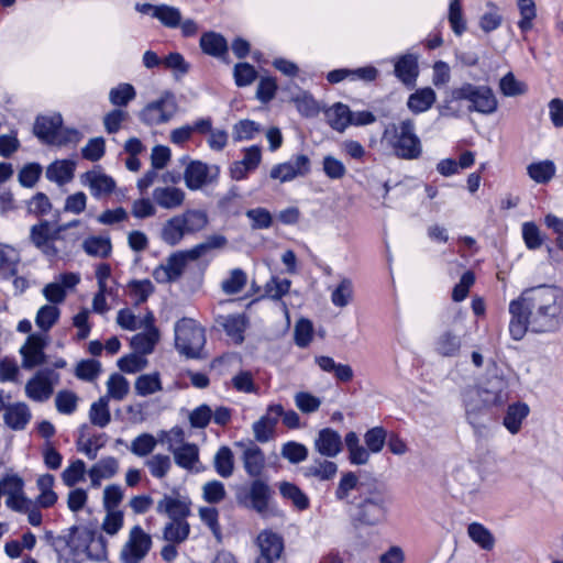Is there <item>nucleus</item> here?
I'll return each mask as SVG.
<instances>
[{
    "label": "nucleus",
    "instance_id": "nucleus-1",
    "mask_svg": "<svg viewBox=\"0 0 563 563\" xmlns=\"http://www.w3.org/2000/svg\"><path fill=\"white\" fill-rule=\"evenodd\" d=\"M518 300L529 313L534 332L552 331L563 320V290L556 286L542 285L526 289Z\"/></svg>",
    "mask_w": 563,
    "mask_h": 563
},
{
    "label": "nucleus",
    "instance_id": "nucleus-2",
    "mask_svg": "<svg viewBox=\"0 0 563 563\" xmlns=\"http://www.w3.org/2000/svg\"><path fill=\"white\" fill-rule=\"evenodd\" d=\"M382 144L393 154L405 161H415L421 157L422 142L416 133V124L412 119H404L388 123L382 134Z\"/></svg>",
    "mask_w": 563,
    "mask_h": 563
},
{
    "label": "nucleus",
    "instance_id": "nucleus-3",
    "mask_svg": "<svg viewBox=\"0 0 563 563\" xmlns=\"http://www.w3.org/2000/svg\"><path fill=\"white\" fill-rule=\"evenodd\" d=\"M209 219L206 211L200 209H187L181 213L167 219L161 230V239L170 246L178 245L185 235L205 230Z\"/></svg>",
    "mask_w": 563,
    "mask_h": 563
},
{
    "label": "nucleus",
    "instance_id": "nucleus-4",
    "mask_svg": "<svg viewBox=\"0 0 563 563\" xmlns=\"http://www.w3.org/2000/svg\"><path fill=\"white\" fill-rule=\"evenodd\" d=\"M1 494L5 496V505L13 511L25 514L27 521L34 527L42 523V514L34 510L32 499L24 493V481L18 474H7L0 479Z\"/></svg>",
    "mask_w": 563,
    "mask_h": 563
},
{
    "label": "nucleus",
    "instance_id": "nucleus-5",
    "mask_svg": "<svg viewBox=\"0 0 563 563\" xmlns=\"http://www.w3.org/2000/svg\"><path fill=\"white\" fill-rule=\"evenodd\" d=\"M33 132L43 143L55 146L76 145L81 139V134L77 130L63 126L59 113L37 117Z\"/></svg>",
    "mask_w": 563,
    "mask_h": 563
},
{
    "label": "nucleus",
    "instance_id": "nucleus-6",
    "mask_svg": "<svg viewBox=\"0 0 563 563\" xmlns=\"http://www.w3.org/2000/svg\"><path fill=\"white\" fill-rule=\"evenodd\" d=\"M389 499L380 492H372L354 507L352 523L355 528L374 527L386 521Z\"/></svg>",
    "mask_w": 563,
    "mask_h": 563
},
{
    "label": "nucleus",
    "instance_id": "nucleus-7",
    "mask_svg": "<svg viewBox=\"0 0 563 563\" xmlns=\"http://www.w3.org/2000/svg\"><path fill=\"white\" fill-rule=\"evenodd\" d=\"M452 96L455 100H465L468 104L470 111H475L482 114H492L498 108V100L488 86H476L465 82L462 86L453 89Z\"/></svg>",
    "mask_w": 563,
    "mask_h": 563
},
{
    "label": "nucleus",
    "instance_id": "nucleus-8",
    "mask_svg": "<svg viewBox=\"0 0 563 563\" xmlns=\"http://www.w3.org/2000/svg\"><path fill=\"white\" fill-rule=\"evenodd\" d=\"M205 343V331L195 320L184 318L176 323L175 345L180 354L197 357Z\"/></svg>",
    "mask_w": 563,
    "mask_h": 563
},
{
    "label": "nucleus",
    "instance_id": "nucleus-9",
    "mask_svg": "<svg viewBox=\"0 0 563 563\" xmlns=\"http://www.w3.org/2000/svg\"><path fill=\"white\" fill-rule=\"evenodd\" d=\"M67 229V225L54 227L49 221L44 220L34 224L30 229V241L48 258H56L60 250L56 242L60 240V233Z\"/></svg>",
    "mask_w": 563,
    "mask_h": 563
},
{
    "label": "nucleus",
    "instance_id": "nucleus-10",
    "mask_svg": "<svg viewBox=\"0 0 563 563\" xmlns=\"http://www.w3.org/2000/svg\"><path fill=\"white\" fill-rule=\"evenodd\" d=\"M175 97L166 92L158 100L150 102L140 113V119L147 125L168 122L177 112Z\"/></svg>",
    "mask_w": 563,
    "mask_h": 563
},
{
    "label": "nucleus",
    "instance_id": "nucleus-11",
    "mask_svg": "<svg viewBox=\"0 0 563 563\" xmlns=\"http://www.w3.org/2000/svg\"><path fill=\"white\" fill-rule=\"evenodd\" d=\"M152 539L140 526H134L123 545L120 559L122 563H140L148 553Z\"/></svg>",
    "mask_w": 563,
    "mask_h": 563
},
{
    "label": "nucleus",
    "instance_id": "nucleus-12",
    "mask_svg": "<svg viewBox=\"0 0 563 563\" xmlns=\"http://www.w3.org/2000/svg\"><path fill=\"white\" fill-rule=\"evenodd\" d=\"M219 176L218 166H209L201 161H191L184 170L185 185L189 190H199L212 184Z\"/></svg>",
    "mask_w": 563,
    "mask_h": 563
},
{
    "label": "nucleus",
    "instance_id": "nucleus-13",
    "mask_svg": "<svg viewBox=\"0 0 563 563\" xmlns=\"http://www.w3.org/2000/svg\"><path fill=\"white\" fill-rule=\"evenodd\" d=\"M59 375L52 369L38 371L25 385V394L33 401L47 400L58 383Z\"/></svg>",
    "mask_w": 563,
    "mask_h": 563
},
{
    "label": "nucleus",
    "instance_id": "nucleus-14",
    "mask_svg": "<svg viewBox=\"0 0 563 563\" xmlns=\"http://www.w3.org/2000/svg\"><path fill=\"white\" fill-rule=\"evenodd\" d=\"M255 544L260 552L255 563H275L284 550L282 537L268 529L257 534Z\"/></svg>",
    "mask_w": 563,
    "mask_h": 563
},
{
    "label": "nucleus",
    "instance_id": "nucleus-15",
    "mask_svg": "<svg viewBox=\"0 0 563 563\" xmlns=\"http://www.w3.org/2000/svg\"><path fill=\"white\" fill-rule=\"evenodd\" d=\"M310 158L300 154L294 161L275 165L269 172V177L280 183L291 181L297 177L306 176L310 172Z\"/></svg>",
    "mask_w": 563,
    "mask_h": 563
},
{
    "label": "nucleus",
    "instance_id": "nucleus-16",
    "mask_svg": "<svg viewBox=\"0 0 563 563\" xmlns=\"http://www.w3.org/2000/svg\"><path fill=\"white\" fill-rule=\"evenodd\" d=\"M47 345V338L43 334H30L25 343L21 346L22 366L31 369L45 362L44 349Z\"/></svg>",
    "mask_w": 563,
    "mask_h": 563
},
{
    "label": "nucleus",
    "instance_id": "nucleus-17",
    "mask_svg": "<svg viewBox=\"0 0 563 563\" xmlns=\"http://www.w3.org/2000/svg\"><path fill=\"white\" fill-rule=\"evenodd\" d=\"M269 499L271 489L268 485L261 479H256L250 485L242 503L261 516L266 517L271 512Z\"/></svg>",
    "mask_w": 563,
    "mask_h": 563
},
{
    "label": "nucleus",
    "instance_id": "nucleus-18",
    "mask_svg": "<svg viewBox=\"0 0 563 563\" xmlns=\"http://www.w3.org/2000/svg\"><path fill=\"white\" fill-rule=\"evenodd\" d=\"M507 387V382L503 377L494 376L478 389L477 395L486 408L501 406L508 399Z\"/></svg>",
    "mask_w": 563,
    "mask_h": 563
},
{
    "label": "nucleus",
    "instance_id": "nucleus-19",
    "mask_svg": "<svg viewBox=\"0 0 563 563\" xmlns=\"http://www.w3.org/2000/svg\"><path fill=\"white\" fill-rule=\"evenodd\" d=\"M190 500L179 494L164 495L157 501L156 511L170 520H186L190 515Z\"/></svg>",
    "mask_w": 563,
    "mask_h": 563
},
{
    "label": "nucleus",
    "instance_id": "nucleus-20",
    "mask_svg": "<svg viewBox=\"0 0 563 563\" xmlns=\"http://www.w3.org/2000/svg\"><path fill=\"white\" fill-rule=\"evenodd\" d=\"M282 413V405H269L266 409L265 415H263L258 420H256L253 426V434L256 441L261 443H266L274 438L275 428L280 418Z\"/></svg>",
    "mask_w": 563,
    "mask_h": 563
},
{
    "label": "nucleus",
    "instance_id": "nucleus-21",
    "mask_svg": "<svg viewBox=\"0 0 563 563\" xmlns=\"http://www.w3.org/2000/svg\"><path fill=\"white\" fill-rule=\"evenodd\" d=\"M136 9L143 14L157 19L164 26L176 29L180 25L181 12L178 8L168 4H137Z\"/></svg>",
    "mask_w": 563,
    "mask_h": 563
},
{
    "label": "nucleus",
    "instance_id": "nucleus-22",
    "mask_svg": "<svg viewBox=\"0 0 563 563\" xmlns=\"http://www.w3.org/2000/svg\"><path fill=\"white\" fill-rule=\"evenodd\" d=\"M55 477L52 474H42L36 479V488L38 494L35 499H32V504L34 505V510L37 514L41 512V508H51L53 507L57 500L58 495L54 490Z\"/></svg>",
    "mask_w": 563,
    "mask_h": 563
},
{
    "label": "nucleus",
    "instance_id": "nucleus-23",
    "mask_svg": "<svg viewBox=\"0 0 563 563\" xmlns=\"http://www.w3.org/2000/svg\"><path fill=\"white\" fill-rule=\"evenodd\" d=\"M187 265L185 256L181 252L172 254L165 264L159 265L153 272V277L157 283H173L177 280Z\"/></svg>",
    "mask_w": 563,
    "mask_h": 563
},
{
    "label": "nucleus",
    "instance_id": "nucleus-24",
    "mask_svg": "<svg viewBox=\"0 0 563 563\" xmlns=\"http://www.w3.org/2000/svg\"><path fill=\"white\" fill-rule=\"evenodd\" d=\"M81 181L96 198L110 195L115 188V181L99 169H92L81 176Z\"/></svg>",
    "mask_w": 563,
    "mask_h": 563
},
{
    "label": "nucleus",
    "instance_id": "nucleus-25",
    "mask_svg": "<svg viewBox=\"0 0 563 563\" xmlns=\"http://www.w3.org/2000/svg\"><path fill=\"white\" fill-rule=\"evenodd\" d=\"M153 201L166 210L180 208L186 200V192L175 186H161L153 190Z\"/></svg>",
    "mask_w": 563,
    "mask_h": 563
},
{
    "label": "nucleus",
    "instance_id": "nucleus-26",
    "mask_svg": "<svg viewBox=\"0 0 563 563\" xmlns=\"http://www.w3.org/2000/svg\"><path fill=\"white\" fill-rule=\"evenodd\" d=\"M314 449L322 456L334 457L342 450V440L338 431L324 428L314 440Z\"/></svg>",
    "mask_w": 563,
    "mask_h": 563
},
{
    "label": "nucleus",
    "instance_id": "nucleus-27",
    "mask_svg": "<svg viewBox=\"0 0 563 563\" xmlns=\"http://www.w3.org/2000/svg\"><path fill=\"white\" fill-rule=\"evenodd\" d=\"M509 312L511 314L509 332L515 340H521L527 330L531 329L530 316L518 298L510 301Z\"/></svg>",
    "mask_w": 563,
    "mask_h": 563
},
{
    "label": "nucleus",
    "instance_id": "nucleus-28",
    "mask_svg": "<svg viewBox=\"0 0 563 563\" xmlns=\"http://www.w3.org/2000/svg\"><path fill=\"white\" fill-rule=\"evenodd\" d=\"M434 352L442 357H456L462 349V335L453 330H445L433 343Z\"/></svg>",
    "mask_w": 563,
    "mask_h": 563
},
{
    "label": "nucleus",
    "instance_id": "nucleus-29",
    "mask_svg": "<svg viewBox=\"0 0 563 563\" xmlns=\"http://www.w3.org/2000/svg\"><path fill=\"white\" fill-rule=\"evenodd\" d=\"M394 71L396 77L404 85L413 87L419 75L418 57L413 54H406L400 56L395 62Z\"/></svg>",
    "mask_w": 563,
    "mask_h": 563
},
{
    "label": "nucleus",
    "instance_id": "nucleus-30",
    "mask_svg": "<svg viewBox=\"0 0 563 563\" xmlns=\"http://www.w3.org/2000/svg\"><path fill=\"white\" fill-rule=\"evenodd\" d=\"M32 418L29 406L24 402H14L5 407L4 423L12 430H24Z\"/></svg>",
    "mask_w": 563,
    "mask_h": 563
},
{
    "label": "nucleus",
    "instance_id": "nucleus-31",
    "mask_svg": "<svg viewBox=\"0 0 563 563\" xmlns=\"http://www.w3.org/2000/svg\"><path fill=\"white\" fill-rule=\"evenodd\" d=\"M118 471L119 461L115 457H102L88 470L91 487H99L102 479L112 478Z\"/></svg>",
    "mask_w": 563,
    "mask_h": 563
},
{
    "label": "nucleus",
    "instance_id": "nucleus-32",
    "mask_svg": "<svg viewBox=\"0 0 563 563\" xmlns=\"http://www.w3.org/2000/svg\"><path fill=\"white\" fill-rule=\"evenodd\" d=\"M238 445L243 450L242 459L246 473L251 476L261 475L265 466V456L263 451L253 442L247 444L238 443Z\"/></svg>",
    "mask_w": 563,
    "mask_h": 563
},
{
    "label": "nucleus",
    "instance_id": "nucleus-33",
    "mask_svg": "<svg viewBox=\"0 0 563 563\" xmlns=\"http://www.w3.org/2000/svg\"><path fill=\"white\" fill-rule=\"evenodd\" d=\"M528 177L538 185H547L553 180L556 166L552 159L534 161L526 167Z\"/></svg>",
    "mask_w": 563,
    "mask_h": 563
},
{
    "label": "nucleus",
    "instance_id": "nucleus-34",
    "mask_svg": "<svg viewBox=\"0 0 563 563\" xmlns=\"http://www.w3.org/2000/svg\"><path fill=\"white\" fill-rule=\"evenodd\" d=\"M170 453L179 467L187 471H199V448L195 443H187L175 449L172 448Z\"/></svg>",
    "mask_w": 563,
    "mask_h": 563
},
{
    "label": "nucleus",
    "instance_id": "nucleus-35",
    "mask_svg": "<svg viewBox=\"0 0 563 563\" xmlns=\"http://www.w3.org/2000/svg\"><path fill=\"white\" fill-rule=\"evenodd\" d=\"M218 323L234 343L241 344L243 342V333L247 325V319L244 314L221 316L218 318Z\"/></svg>",
    "mask_w": 563,
    "mask_h": 563
},
{
    "label": "nucleus",
    "instance_id": "nucleus-36",
    "mask_svg": "<svg viewBox=\"0 0 563 563\" xmlns=\"http://www.w3.org/2000/svg\"><path fill=\"white\" fill-rule=\"evenodd\" d=\"M437 101V93L430 87L417 89L408 97L407 107L413 114L427 112Z\"/></svg>",
    "mask_w": 563,
    "mask_h": 563
},
{
    "label": "nucleus",
    "instance_id": "nucleus-37",
    "mask_svg": "<svg viewBox=\"0 0 563 563\" xmlns=\"http://www.w3.org/2000/svg\"><path fill=\"white\" fill-rule=\"evenodd\" d=\"M75 163L68 159H57L46 168L45 176L57 185H65L74 178Z\"/></svg>",
    "mask_w": 563,
    "mask_h": 563
},
{
    "label": "nucleus",
    "instance_id": "nucleus-38",
    "mask_svg": "<svg viewBox=\"0 0 563 563\" xmlns=\"http://www.w3.org/2000/svg\"><path fill=\"white\" fill-rule=\"evenodd\" d=\"M200 47L205 54L220 58L228 52V42L221 34L210 31L201 35Z\"/></svg>",
    "mask_w": 563,
    "mask_h": 563
},
{
    "label": "nucleus",
    "instance_id": "nucleus-39",
    "mask_svg": "<svg viewBox=\"0 0 563 563\" xmlns=\"http://www.w3.org/2000/svg\"><path fill=\"white\" fill-rule=\"evenodd\" d=\"M79 540L82 542L87 540L90 541V545H88V551L84 559L101 561L107 558V542L100 532L96 530L92 532H82Z\"/></svg>",
    "mask_w": 563,
    "mask_h": 563
},
{
    "label": "nucleus",
    "instance_id": "nucleus-40",
    "mask_svg": "<svg viewBox=\"0 0 563 563\" xmlns=\"http://www.w3.org/2000/svg\"><path fill=\"white\" fill-rule=\"evenodd\" d=\"M529 407L523 402H516L508 407L504 418L505 428L511 433L516 434L521 428L522 421L529 415Z\"/></svg>",
    "mask_w": 563,
    "mask_h": 563
},
{
    "label": "nucleus",
    "instance_id": "nucleus-41",
    "mask_svg": "<svg viewBox=\"0 0 563 563\" xmlns=\"http://www.w3.org/2000/svg\"><path fill=\"white\" fill-rule=\"evenodd\" d=\"M338 472V465L328 460H314L303 468L306 477H313L319 481H330Z\"/></svg>",
    "mask_w": 563,
    "mask_h": 563
},
{
    "label": "nucleus",
    "instance_id": "nucleus-42",
    "mask_svg": "<svg viewBox=\"0 0 563 563\" xmlns=\"http://www.w3.org/2000/svg\"><path fill=\"white\" fill-rule=\"evenodd\" d=\"M467 536L484 551H492L495 547L496 539L494 534L479 522L468 525Z\"/></svg>",
    "mask_w": 563,
    "mask_h": 563
},
{
    "label": "nucleus",
    "instance_id": "nucleus-43",
    "mask_svg": "<svg viewBox=\"0 0 563 563\" xmlns=\"http://www.w3.org/2000/svg\"><path fill=\"white\" fill-rule=\"evenodd\" d=\"M190 533V525L187 520H170L163 529V539L170 543L185 542Z\"/></svg>",
    "mask_w": 563,
    "mask_h": 563
},
{
    "label": "nucleus",
    "instance_id": "nucleus-44",
    "mask_svg": "<svg viewBox=\"0 0 563 563\" xmlns=\"http://www.w3.org/2000/svg\"><path fill=\"white\" fill-rule=\"evenodd\" d=\"M82 249L90 256L106 258L111 254L112 244L108 236L92 235L82 242Z\"/></svg>",
    "mask_w": 563,
    "mask_h": 563
},
{
    "label": "nucleus",
    "instance_id": "nucleus-45",
    "mask_svg": "<svg viewBox=\"0 0 563 563\" xmlns=\"http://www.w3.org/2000/svg\"><path fill=\"white\" fill-rule=\"evenodd\" d=\"M145 333H137L131 340L132 347L141 354H148L153 351L158 341V331L152 324H147Z\"/></svg>",
    "mask_w": 563,
    "mask_h": 563
},
{
    "label": "nucleus",
    "instance_id": "nucleus-46",
    "mask_svg": "<svg viewBox=\"0 0 563 563\" xmlns=\"http://www.w3.org/2000/svg\"><path fill=\"white\" fill-rule=\"evenodd\" d=\"M329 124L336 131H344L351 123V111L347 106L336 103L325 112Z\"/></svg>",
    "mask_w": 563,
    "mask_h": 563
},
{
    "label": "nucleus",
    "instance_id": "nucleus-47",
    "mask_svg": "<svg viewBox=\"0 0 563 563\" xmlns=\"http://www.w3.org/2000/svg\"><path fill=\"white\" fill-rule=\"evenodd\" d=\"M130 391V384L128 379L121 374L113 373L109 376L107 382V400H123Z\"/></svg>",
    "mask_w": 563,
    "mask_h": 563
},
{
    "label": "nucleus",
    "instance_id": "nucleus-48",
    "mask_svg": "<svg viewBox=\"0 0 563 563\" xmlns=\"http://www.w3.org/2000/svg\"><path fill=\"white\" fill-rule=\"evenodd\" d=\"M90 422L99 428H104L111 420V413L109 410V400L107 397H100L95 401L89 410Z\"/></svg>",
    "mask_w": 563,
    "mask_h": 563
},
{
    "label": "nucleus",
    "instance_id": "nucleus-49",
    "mask_svg": "<svg viewBox=\"0 0 563 563\" xmlns=\"http://www.w3.org/2000/svg\"><path fill=\"white\" fill-rule=\"evenodd\" d=\"M60 310L54 305L42 306L36 313L35 324L42 331H48L59 319Z\"/></svg>",
    "mask_w": 563,
    "mask_h": 563
},
{
    "label": "nucleus",
    "instance_id": "nucleus-50",
    "mask_svg": "<svg viewBox=\"0 0 563 563\" xmlns=\"http://www.w3.org/2000/svg\"><path fill=\"white\" fill-rule=\"evenodd\" d=\"M134 388L136 394L143 397L162 390V383L158 373L139 376L135 380Z\"/></svg>",
    "mask_w": 563,
    "mask_h": 563
},
{
    "label": "nucleus",
    "instance_id": "nucleus-51",
    "mask_svg": "<svg viewBox=\"0 0 563 563\" xmlns=\"http://www.w3.org/2000/svg\"><path fill=\"white\" fill-rule=\"evenodd\" d=\"M279 492L285 498L290 499L299 510H305L309 507V498L298 486L283 482L279 485Z\"/></svg>",
    "mask_w": 563,
    "mask_h": 563
},
{
    "label": "nucleus",
    "instance_id": "nucleus-52",
    "mask_svg": "<svg viewBox=\"0 0 563 563\" xmlns=\"http://www.w3.org/2000/svg\"><path fill=\"white\" fill-rule=\"evenodd\" d=\"M517 5L520 13L518 27L523 32L530 31L533 27V20L537 18L536 2L533 0H518Z\"/></svg>",
    "mask_w": 563,
    "mask_h": 563
},
{
    "label": "nucleus",
    "instance_id": "nucleus-53",
    "mask_svg": "<svg viewBox=\"0 0 563 563\" xmlns=\"http://www.w3.org/2000/svg\"><path fill=\"white\" fill-rule=\"evenodd\" d=\"M488 11L484 12L478 21L479 27L485 32L489 33L497 30L503 23V15L499 12L498 7L489 1L486 3Z\"/></svg>",
    "mask_w": 563,
    "mask_h": 563
},
{
    "label": "nucleus",
    "instance_id": "nucleus-54",
    "mask_svg": "<svg viewBox=\"0 0 563 563\" xmlns=\"http://www.w3.org/2000/svg\"><path fill=\"white\" fill-rule=\"evenodd\" d=\"M353 292V283L347 278H343L333 289L331 301L335 307L344 308L352 301Z\"/></svg>",
    "mask_w": 563,
    "mask_h": 563
},
{
    "label": "nucleus",
    "instance_id": "nucleus-55",
    "mask_svg": "<svg viewBox=\"0 0 563 563\" xmlns=\"http://www.w3.org/2000/svg\"><path fill=\"white\" fill-rule=\"evenodd\" d=\"M154 321L153 316L150 313L145 317L144 320H139L131 310L129 309H122L118 312L117 316V322L118 324L125 330H136L144 327H147V324H152Z\"/></svg>",
    "mask_w": 563,
    "mask_h": 563
},
{
    "label": "nucleus",
    "instance_id": "nucleus-56",
    "mask_svg": "<svg viewBox=\"0 0 563 563\" xmlns=\"http://www.w3.org/2000/svg\"><path fill=\"white\" fill-rule=\"evenodd\" d=\"M86 471V464L81 460L71 462L63 472L62 481L67 487H74L79 482L84 481Z\"/></svg>",
    "mask_w": 563,
    "mask_h": 563
},
{
    "label": "nucleus",
    "instance_id": "nucleus-57",
    "mask_svg": "<svg viewBox=\"0 0 563 563\" xmlns=\"http://www.w3.org/2000/svg\"><path fill=\"white\" fill-rule=\"evenodd\" d=\"M261 132V126L252 120H240L232 128L233 140L236 142L253 140Z\"/></svg>",
    "mask_w": 563,
    "mask_h": 563
},
{
    "label": "nucleus",
    "instance_id": "nucleus-58",
    "mask_svg": "<svg viewBox=\"0 0 563 563\" xmlns=\"http://www.w3.org/2000/svg\"><path fill=\"white\" fill-rule=\"evenodd\" d=\"M200 520L210 529L218 542L222 540L221 527L219 523V511L214 507H200L198 510Z\"/></svg>",
    "mask_w": 563,
    "mask_h": 563
},
{
    "label": "nucleus",
    "instance_id": "nucleus-59",
    "mask_svg": "<svg viewBox=\"0 0 563 563\" xmlns=\"http://www.w3.org/2000/svg\"><path fill=\"white\" fill-rule=\"evenodd\" d=\"M214 468L222 477H230L233 473V454L228 446L219 449L214 456Z\"/></svg>",
    "mask_w": 563,
    "mask_h": 563
},
{
    "label": "nucleus",
    "instance_id": "nucleus-60",
    "mask_svg": "<svg viewBox=\"0 0 563 563\" xmlns=\"http://www.w3.org/2000/svg\"><path fill=\"white\" fill-rule=\"evenodd\" d=\"M157 445V440L150 433L137 435L130 445V451L140 457L151 454Z\"/></svg>",
    "mask_w": 563,
    "mask_h": 563
},
{
    "label": "nucleus",
    "instance_id": "nucleus-61",
    "mask_svg": "<svg viewBox=\"0 0 563 563\" xmlns=\"http://www.w3.org/2000/svg\"><path fill=\"white\" fill-rule=\"evenodd\" d=\"M456 479L470 494L477 493L481 487V478L474 467L462 468L456 472Z\"/></svg>",
    "mask_w": 563,
    "mask_h": 563
},
{
    "label": "nucleus",
    "instance_id": "nucleus-62",
    "mask_svg": "<svg viewBox=\"0 0 563 563\" xmlns=\"http://www.w3.org/2000/svg\"><path fill=\"white\" fill-rule=\"evenodd\" d=\"M386 438L387 432L383 427H374L365 432L364 442L372 453H379L385 445Z\"/></svg>",
    "mask_w": 563,
    "mask_h": 563
},
{
    "label": "nucleus",
    "instance_id": "nucleus-63",
    "mask_svg": "<svg viewBox=\"0 0 563 563\" xmlns=\"http://www.w3.org/2000/svg\"><path fill=\"white\" fill-rule=\"evenodd\" d=\"M42 175V166L37 163H29L24 165L19 174L18 180L22 187L33 188Z\"/></svg>",
    "mask_w": 563,
    "mask_h": 563
},
{
    "label": "nucleus",
    "instance_id": "nucleus-64",
    "mask_svg": "<svg viewBox=\"0 0 563 563\" xmlns=\"http://www.w3.org/2000/svg\"><path fill=\"white\" fill-rule=\"evenodd\" d=\"M499 89L506 97H516L526 93L527 85L517 80L512 73H508L500 79Z\"/></svg>",
    "mask_w": 563,
    "mask_h": 563
}]
</instances>
